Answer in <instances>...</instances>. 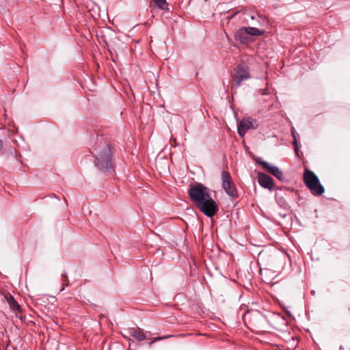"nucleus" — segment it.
Here are the masks:
<instances>
[{"label":"nucleus","mask_w":350,"mask_h":350,"mask_svg":"<svg viewBox=\"0 0 350 350\" xmlns=\"http://www.w3.org/2000/svg\"><path fill=\"white\" fill-rule=\"evenodd\" d=\"M191 200L206 216L212 217L219 211L217 202L213 199L210 189L201 183L191 186L188 190Z\"/></svg>","instance_id":"1"},{"label":"nucleus","mask_w":350,"mask_h":350,"mask_svg":"<svg viewBox=\"0 0 350 350\" xmlns=\"http://www.w3.org/2000/svg\"><path fill=\"white\" fill-rule=\"evenodd\" d=\"M96 158L95 165L103 172H111L113 169L112 152L109 146L106 144L97 145L94 149Z\"/></svg>","instance_id":"2"},{"label":"nucleus","mask_w":350,"mask_h":350,"mask_svg":"<svg viewBox=\"0 0 350 350\" xmlns=\"http://www.w3.org/2000/svg\"><path fill=\"white\" fill-rule=\"evenodd\" d=\"M303 180L307 188L316 196H320L325 192L317 176L312 170L306 168L303 174Z\"/></svg>","instance_id":"3"},{"label":"nucleus","mask_w":350,"mask_h":350,"mask_svg":"<svg viewBox=\"0 0 350 350\" xmlns=\"http://www.w3.org/2000/svg\"><path fill=\"white\" fill-rule=\"evenodd\" d=\"M221 185L226 193L232 198L237 196V191L234 187L230 173L228 171H223L221 173Z\"/></svg>","instance_id":"4"},{"label":"nucleus","mask_w":350,"mask_h":350,"mask_svg":"<svg viewBox=\"0 0 350 350\" xmlns=\"http://www.w3.org/2000/svg\"><path fill=\"white\" fill-rule=\"evenodd\" d=\"M236 72L233 75V79L237 86H240L242 81L250 78V75L247 66L244 63L239 64L236 68Z\"/></svg>","instance_id":"5"},{"label":"nucleus","mask_w":350,"mask_h":350,"mask_svg":"<svg viewBox=\"0 0 350 350\" xmlns=\"http://www.w3.org/2000/svg\"><path fill=\"white\" fill-rule=\"evenodd\" d=\"M258 183L261 187L270 190L273 189L274 186L273 178L263 172H258Z\"/></svg>","instance_id":"6"},{"label":"nucleus","mask_w":350,"mask_h":350,"mask_svg":"<svg viewBox=\"0 0 350 350\" xmlns=\"http://www.w3.org/2000/svg\"><path fill=\"white\" fill-rule=\"evenodd\" d=\"M252 128H253V121L247 118H243L238 124L237 131L241 137H243L246 132Z\"/></svg>","instance_id":"7"},{"label":"nucleus","mask_w":350,"mask_h":350,"mask_svg":"<svg viewBox=\"0 0 350 350\" xmlns=\"http://www.w3.org/2000/svg\"><path fill=\"white\" fill-rule=\"evenodd\" d=\"M6 301L9 305L10 308L13 311L16 316L18 317V314L22 312L21 306L18 304V302L15 300L14 297L11 295H9L5 297Z\"/></svg>","instance_id":"8"},{"label":"nucleus","mask_w":350,"mask_h":350,"mask_svg":"<svg viewBox=\"0 0 350 350\" xmlns=\"http://www.w3.org/2000/svg\"><path fill=\"white\" fill-rule=\"evenodd\" d=\"M127 333L135 338L139 341H142L147 339V337L144 331L140 328L131 327L127 329Z\"/></svg>","instance_id":"9"},{"label":"nucleus","mask_w":350,"mask_h":350,"mask_svg":"<svg viewBox=\"0 0 350 350\" xmlns=\"http://www.w3.org/2000/svg\"><path fill=\"white\" fill-rule=\"evenodd\" d=\"M234 39L237 42H239L241 44H245L250 41V38H249L245 28L242 27L236 31Z\"/></svg>","instance_id":"10"},{"label":"nucleus","mask_w":350,"mask_h":350,"mask_svg":"<svg viewBox=\"0 0 350 350\" xmlns=\"http://www.w3.org/2000/svg\"><path fill=\"white\" fill-rule=\"evenodd\" d=\"M244 28L246 30L249 38H250V36H260L264 33V31H260L256 27H247Z\"/></svg>","instance_id":"11"},{"label":"nucleus","mask_w":350,"mask_h":350,"mask_svg":"<svg viewBox=\"0 0 350 350\" xmlns=\"http://www.w3.org/2000/svg\"><path fill=\"white\" fill-rule=\"evenodd\" d=\"M271 174L274 176L275 178H277L280 181L284 180V176L283 174V172L278 167H275L274 169L272 170Z\"/></svg>","instance_id":"12"},{"label":"nucleus","mask_w":350,"mask_h":350,"mask_svg":"<svg viewBox=\"0 0 350 350\" xmlns=\"http://www.w3.org/2000/svg\"><path fill=\"white\" fill-rule=\"evenodd\" d=\"M155 6L161 10H165L167 5L166 0H153Z\"/></svg>","instance_id":"13"},{"label":"nucleus","mask_w":350,"mask_h":350,"mask_svg":"<svg viewBox=\"0 0 350 350\" xmlns=\"http://www.w3.org/2000/svg\"><path fill=\"white\" fill-rule=\"evenodd\" d=\"M260 165L263 167V169L265 170H266L267 172H268L270 174L272 172V170L274 169V167H275V165H273L267 161H262L260 163Z\"/></svg>","instance_id":"14"},{"label":"nucleus","mask_w":350,"mask_h":350,"mask_svg":"<svg viewBox=\"0 0 350 350\" xmlns=\"http://www.w3.org/2000/svg\"><path fill=\"white\" fill-rule=\"evenodd\" d=\"M62 277L64 278V280H63L62 287L60 290L61 291H64L65 289V287L68 286V284H69V280L66 274V272H64L62 273Z\"/></svg>","instance_id":"15"},{"label":"nucleus","mask_w":350,"mask_h":350,"mask_svg":"<svg viewBox=\"0 0 350 350\" xmlns=\"http://www.w3.org/2000/svg\"><path fill=\"white\" fill-rule=\"evenodd\" d=\"M173 336H174L173 335H168V336H161V337H156L151 342H149L148 346L151 347L152 345L154 342H157V341H159V340H163V339L169 338H171V337H173Z\"/></svg>","instance_id":"16"},{"label":"nucleus","mask_w":350,"mask_h":350,"mask_svg":"<svg viewBox=\"0 0 350 350\" xmlns=\"http://www.w3.org/2000/svg\"><path fill=\"white\" fill-rule=\"evenodd\" d=\"M293 144V145L295 146V151L297 152L298 143H297V140L296 136H294Z\"/></svg>","instance_id":"17"},{"label":"nucleus","mask_w":350,"mask_h":350,"mask_svg":"<svg viewBox=\"0 0 350 350\" xmlns=\"http://www.w3.org/2000/svg\"><path fill=\"white\" fill-rule=\"evenodd\" d=\"M262 161H263L260 157H258V158H257V159H256V163H258V164H259V165H260V163H261Z\"/></svg>","instance_id":"18"},{"label":"nucleus","mask_w":350,"mask_h":350,"mask_svg":"<svg viewBox=\"0 0 350 350\" xmlns=\"http://www.w3.org/2000/svg\"><path fill=\"white\" fill-rule=\"evenodd\" d=\"M3 147V141L1 139H0V152L2 150Z\"/></svg>","instance_id":"19"},{"label":"nucleus","mask_w":350,"mask_h":350,"mask_svg":"<svg viewBox=\"0 0 350 350\" xmlns=\"http://www.w3.org/2000/svg\"><path fill=\"white\" fill-rule=\"evenodd\" d=\"M292 135H293V137H294V136H295V129L293 128L292 129Z\"/></svg>","instance_id":"20"},{"label":"nucleus","mask_w":350,"mask_h":350,"mask_svg":"<svg viewBox=\"0 0 350 350\" xmlns=\"http://www.w3.org/2000/svg\"><path fill=\"white\" fill-rule=\"evenodd\" d=\"M251 18H252V20H254V19L255 18V16H251Z\"/></svg>","instance_id":"21"}]
</instances>
